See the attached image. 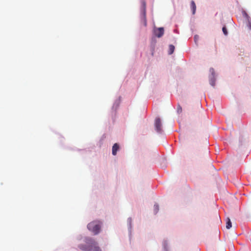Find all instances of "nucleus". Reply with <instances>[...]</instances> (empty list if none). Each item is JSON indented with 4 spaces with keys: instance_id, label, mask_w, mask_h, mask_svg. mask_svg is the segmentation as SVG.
Here are the masks:
<instances>
[{
    "instance_id": "14",
    "label": "nucleus",
    "mask_w": 251,
    "mask_h": 251,
    "mask_svg": "<svg viewBox=\"0 0 251 251\" xmlns=\"http://www.w3.org/2000/svg\"><path fill=\"white\" fill-rule=\"evenodd\" d=\"M194 40L195 42H196L199 40V36L198 35H195L194 37Z\"/></svg>"
},
{
    "instance_id": "10",
    "label": "nucleus",
    "mask_w": 251,
    "mask_h": 251,
    "mask_svg": "<svg viewBox=\"0 0 251 251\" xmlns=\"http://www.w3.org/2000/svg\"><path fill=\"white\" fill-rule=\"evenodd\" d=\"M175 48L174 45H170L169 46V48L168 53L169 54H172L174 52V51L175 50Z\"/></svg>"
},
{
    "instance_id": "8",
    "label": "nucleus",
    "mask_w": 251,
    "mask_h": 251,
    "mask_svg": "<svg viewBox=\"0 0 251 251\" xmlns=\"http://www.w3.org/2000/svg\"><path fill=\"white\" fill-rule=\"evenodd\" d=\"M191 6L192 10V13L193 14H195L196 10V5L193 0L191 2Z\"/></svg>"
},
{
    "instance_id": "12",
    "label": "nucleus",
    "mask_w": 251,
    "mask_h": 251,
    "mask_svg": "<svg viewBox=\"0 0 251 251\" xmlns=\"http://www.w3.org/2000/svg\"><path fill=\"white\" fill-rule=\"evenodd\" d=\"M222 30H223V33L225 35H227V30L226 27V26H224L222 28Z\"/></svg>"
},
{
    "instance_id": "11",
    "label": "nucleus",
    "mask_w": 251,
    "mask_h": 251,
    "mask_svg": "<svg viewBox=\"0 0 251 251\" xmlns=\"http://www.w3.org/2000/svg\"><path fill=\"white\" fill-rule=\"evenodd\" d=\"M154 210L155 213H156L159 210V205L157 204L154 205Z\"/></svg>"
},
{
    "instance_id": "2",
    "label": "nucleus",
    "mask_w": 251,
    "mask_h": 251,
    "mask_svg": "<svg viewBox=\"0 0 251 251\" xmlns=\"http://www.w3.org/2000/svg\"><path fill=\"white\" fill-rule=\"evenodd\" d=\"M88 229L93 232L94 234H97L100 230V223L99 221H93L87 225Z\"/></svg>"
},
{
    "instance_id": "9",
    "label": "nucleus",
    "mask_w": 251,
    "mask_h": 251,
    "mask_svg": "<svg viewBox=\"0 0 251 251\" xmlns=\"http://www.w3.org/2000/svg\"><path fill=\"white\" fill-rule=\"evenodd\" d=\"M232 224L230 221V220L229 218H227L226 219V227L227 229H229L230 227H231Z\"/></svg>"
},
{
    "instance_id": "1",
    "label": "nucleus",
    "mask_w": 251,
    "mask_h": 251,
    "mask_svg": "<svg viewBox=\"0 0 251 251\" xmlns=\"http://www.w3.org/2000/svg\"><path fill=\"white\" fill-rule=\"evenodd\" d=\"M86 245L80 244L78 248L83 251H102L97 242L93 238L87 237L85 239Z\"/></svg>"
},
{
    "instance_id": "7",
    "label": "nucleus",
    "mask_w": 251,
    "mask_h": 251,
    "mask_svg": "<svg viewBox=\"0 0 251 251\" xmlns=\"http://www.w3.org/2000/svg\"><path fill=\"white\" fill-rule=\"evenodd\" d=\"M210 71L212 72L213 76L211 78H210L209 83L211 85H212V86H214L215 85V78L213 75L214 74V70L213 69H211Z\"/></svg>"
},
{
    "instance_id": "13",
    "label": "nucleus",
    "mask_w": 251,
    "mask_h": 251,
    "mask_svg": "<svg viewBox=\"0 0 251 251\" xmlns=\"http://www.w3.org/2000/svg\"><path fill=\"white\" fill-rule=\"evenodd\" d=\"M177 110L178 113H181L182 112V108L179 105H178L177 107Z\"/></svg>"
},
{
    "instance_id": "6",
    "label": "nucleus",
    "mask_w": 251,
    "mask_h": 251,
    "mask_svg": "<svg viewBox=\"0 0 251 251\" xmlns=\"http://www.w3.org/2000/svg\"><path fill=\"white\" fill-rule=\"evenodd\" d=\"M119 149V146L117 143H115L112 147V154L113 155H116L117 154V152Z\"/></svg>"
},
{
    "instance_id": "4",
    "label": "nucleus",
    "mask_w": 251,
    "mask_h": 251,
    "mask_svg": "<svg viewBox=\"0 0 251 251\" xmlns=\"http://www.w3.org/2000/svg\"><path fill=\"white\" fill-rule=\"evenodd\" d=\"M155 130L157 132L161 133L162 132V124L160 118H157L155 120Z\"/></svg>"
},
{
    "instance_id": "3",
    "label": "nucleus",
    "mask_w": 251,
    "mask_h": 251,
    "mask_svg": "<svg viewBox=\"0 0 251 251\" xmlns=\"http://www.w3.org/2000/svg\"><path fill=\"white\" fill-rule=\"evenodd\" d=\"M146 1L144 0L141 1V13L142 19L144 21V25H146L147 22L146 20Z\"/></svg>"
},
{
    "instance_id": "5",
    "label": "nucleus",
    "mask_w": 251,
    "mask_h": 251,
    "mask_svg": "<svg viewBox=\"0 0 251 251\" xmlns=\"http://www.w3.org/2000/svg\"><path fill=\"white\" fill-rule=\"evenodd\" d=\"M154 32L156 37L160 38L164 34V28L163 27L158 28L154 30Z\"/></svg>"
}]
</instances>
